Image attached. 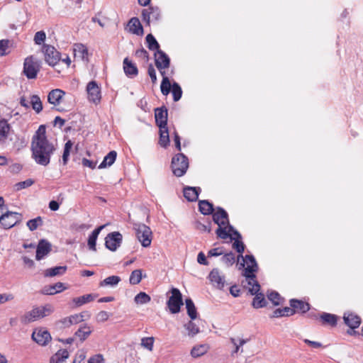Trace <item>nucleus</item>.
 Segmentation results:
<instances>
[{
    "mask_svg": "<svg viewBox=\"0 0 363 363\" xmlns=\"http://www.w3.org/2000/svg\"><path fill=\"white\" fill-rule=\"evenodd\" d=\"M57 144L50 141L46 136L45 126L40 125L31 140L32 158L36 164L46 167L50 162L52 155L56 150Z\"/></svg>",
    "mask_w": 363,
    "mask_h": 363,
    "instance_id": "1",
    "label": "nucleus"
},
{
    "mask_svg": "<svg viewBox=\"0 0 363 363\" xmlns=\"http://www.w3.org/2000/svg\"><path fill=\"white\" fill-rule=\"evenodd\" d=\"M213 220L215 223L218 225L216 230V235L221 239H227L229 234L227 233L226 228H223L228 224V215L227 212L221 207H218L216 211L213 213Z\"/></svg>",
    "mask_w": 363,
    "mask_h": 363,
    "instance_id": "2",
    "label": "nucleus"
},
{
    "mask_svg": "<svg viewBox=\"0 0 363 363\" xmlns=\"http://www.w3.org/2000/svg\"><path fill=\"white\" fill-rule=\"evenodd\" d=\"M53 311V307L50 304H47L42 307H35L31 311L26 313L21 317V322L26 324L35 321L39 318L50 315Z\"/></svg>",
    "mask_w": 363,
    "mask_h": 363,
    "instance_id": "3",
    "label": "nucleus"
},
{
    "mask_svg": "<svg viewBox=\"0 0 363 363\" xmlns=\"http://www.w3.org/2000/svg\"><path fill=\"white\" fill-rule=\"evenodd\" d=\"M243 259V263L240 264L241 267H245L242 275L248 280V285H251L252 281L256 280L255 273L258 270V265L253 255H245Z\"/></svg>",
    "mask_w": 363,
    "mask_h": 363,
    "instance_id": "4",
    "label": "nucleus"
},
{
    "mask_svg": "<svg viewBox=\"0 0 363 363\" xmlns=\"http://www.w3.org/2000/svg\"><path fill=\"white\" fill-rule=\"evenodd\" d=\"M171 168L174 175L182 177L189 168L188 157L182 153L177 154L172 159Z\"/></svg>",
    "mask_w": 363,
    "mask_h": 363,
    "instance_id": "5",
    "label": "nucleus"
},
{
    "mask_svg": "<svg viewBox=\"0 0 363 363\" xmlns=\"http://www.w3.org/2000/svg\"><path fill=\"white\" fill-rule=\"evenodd\" d=\"M133 229L142 246L144 247H149L152 239V232L150 228L143 223H137L133 224Z\"/></svg>",
    "mask_w": 363,
    "mask_h": 363,
    "instance_id": "6",
    "label": "nucleus"
},
{
    "mask_svg": "<svg viewBox=\"0 0 363 363\" xmlns=\"http://www.w3.org/2000/svg\"><path fill=\"white\" fill-rule=\"evenodd\" d=\"M41 67V62L33 55L27 57L23 63V73L29 79H35Z\"/></svg>",
    "mask_w": 363,
    "mask_h": 363,
    "instance_id": "7",
    "label": "nucleus"
},
{
    "mask_svg": "<svg viewBox=\"0 0 363 363\" xmlns=\"http://www.w3.org/2000/svg\"><path fill=\"white\" fill-rule=\"evenodd\" d=\"M171 294L172 296L169 298L167 303V306L172 313H178L180 311L181 306L183 305L182 295L177 288H172Z\"/></svg>",
    "mask_w": 363,
    "mask_h": 363,
    "instance_id": "8",
    "label": "nucleus"
},
{
    "mask_svg": "<svg viewBox=\"0 0 363 363\" xmlns=\"http://www.w3.org/2000/svg\"><path fill=\"white\" fill-rule=\"evenodd\" d=\"M45 62L52 67L60 60V53L52 45L44 44L42 48Z\"/></svg>",
    "mask_w": 363,
    "mask_h": 363,
    "instance_id": "9",
    "label": "nucleus"
},
{
    "mask_svg": "<svg viewBox=\"0 0 363 363\" xmlns=\"http://www.w3.org/2000/svg\"><path fill=\"white\" fill-rule=\"evenodd\" d=\"M21 214L16 212L6 211L0 218V224L4 229H9L21 220Z\"/></svg>",
    "mask_w": 363,
    "mask_h": 363,
    "instance_id": "10",
    "label": "nucleus"
},
{
    "mask_svg": "<svg viewBox=\"0 0 363 363\" xmlns=\"http://www.w3.org/2000/svg\"><path fill=\"white\" fill-rule=\"evenodd\" d=\"M250 286H252V287L249 289V291L252 295H255V297L252 301V306L255 308H259L265 306L267 305V301L264 294L259 293L260 285L258 281H252V284Z\"/></svg>",
    "mask_w": 363,
    "mask_h": 363,
    "instance_id": "11",
    "label": "nucleus"
},
{
    "mask_svg": "<svg viewBox=\"0 0 363 363\" xmlns=\"http://www.w3.org/2000/svg\"><path fill=\"white\" fill-rule=\"evenodd\" d=\"M123 236L119 232L108 233L105 238V246L111 251H116L122 242Z\"/></svg>",
    "mask_w": 363,
    "mask_h": 363,
    "instance_id": "12",
    "label": "nucleus"
},
{
    "mask_svg": "<svg viewBox=\"0 0 363 363\" xmlns=\"http://www.w3.org/2000/svg\"><path fill=\"white\" fill-rule=\"evenodd\" d=\"M86 92L89 101L96 104L101 101V89L95 81L89 82L86 85Z\"/></svg>",
    "mask_w": 363,
    "mask_h": 363,
    "instance_id": "13",
    "label": "nucleus"
},
{
    "mask_svg": "<svg viewBox=\"0 0 363 363\" xmlns=\"http://www.w3.org/2000/svg\"><path fill=\"white\" fill-rule=\"evenodd\" d=\"M208 278L212 285L216 289L222 290L224 288L225 283V276L218 268L213 269L209 273Z\"/></svg>",
    "mask_w": 363,
    "mask_h": 363,
    "instance_id": "14",
    "label": "nucleus"
},
{
    "mask_svg": "<svg viewBox=\"0 0 363 363\" xmlns=\"http://www.w3.org/2000/svg\"><path fill=\"white\" fill-rule=\"evenodd\" d=\"M32 339L38 345L45 346L51 340L50 333L43 328L36 329L33 332Z\"/></svg>",
    "mask_w": 363,
    "mask_h": 363,
    "instance_id": "15",
    "label": "nucleus"
},
{
    "mask_svg": "<svg viewBox=\"0 0 363 363\" xmlns=\"http://www.w3.org/2000/svg\"><path fill=\"white\" fill-rule=\"evenodd\" d=\"M155 63L157 69H167L170 65V59L164 51L158 50L155 52Z\"/></svg>",
    "mask_w": 363,
    "mask_h": 363,
    "instance_id": "16",
    "label": "nucleus"
},
{
    "mask_svg": "<svg viewBox=\"0 0 363 363\" xmlns=\"http://www.w3.org/2000/svg\"><path fill=\"white\" fill-rule=\"evenodd\" d=\"M52 250V245L49 241L45 239L40 240L36 248L35 259L40 260L48 255Z\"/></svg>",
    "mask_w": 363,
    "mask_h": 363,
    "instance_id": "17",
    "label": "nucleus"
},
{
    "mask_svg": "<svg viewBox=\"0 0 363 363\" xmlns=\"http://www.w3.org/2000/svg\"><path fill=\"white\" fill-rule=\"evenodd\" d=\"M155 118L160 128L167 127V109L164 106L155 108Z\"/></svg>",
    "mask_w": 363,
    "mask_h": 363,
    "instance_id": "18",
    "label": "nucleus"
},
{
    "mask_svg": "<svg viewBox=\"0 0 363 363\" xmlns=\"http://www.w3.org/2000/svg\"><path fill=\"white\" fill-rule=\"evenodd\" d=\"M142 16L143 20L149 24L150 20L157 21L160 19V11L157 7H150L143 11Z\"/></svg>",
    "mask_w": 363,
    "mask_h": 363,
    "instance_id": "19",
    "label": "nucleus"
},
{
    "mask_svg": "<svg viewBox=\"0 0 363 363\" xmlns=\"http://www.w3.org/2000/svg\"><path fill=\"white\" fill-rule=\"evenodd\" d=\"M65 92L60 89H55L49 92L48 95V101L54 106H57L61 103L62 97Z\"/></svg>",
    "mask_w": 363,
    "mask_h": 363,
    "instance_id": "20",
    "label": "nucleus"
},
{
    "mask_svg": "<svg viewBox=\"0 0 363 363\" xmlns=\"http://www.w3.org/2000/svg\"><path fill=\"white\" fill-rule=\"evenodd\" d=\"M128 30L130 33L135 34L137 35H143V28L139 21V19L136 17H133L130 19L128 23Z\"/></svg>",
    "mask_w": 363,
    "mask_h": 363,
    "instance_id": "21",
    "label": "nucleus"
},
{
    "mask_svg": "<svg viewBox=\"0 0 363 363\" xmlns=\"http://www.w3.org/2000/svg\"><path fill=\"white\" fill-rule=\"evenodd\" d=\"M66 288L62 282H57L52 285L44 286L41 290V294L44 295H54L57 293L63 291Z\"/></svg>",
    "mask_w": 363,
    "mask_h": 363,
    "instance_id": "22",
    "label": "nucleus"
},
{
    "mask_svg": "<svg viewBox=\"0 0 363 363\" xmlns=\"http://www.w3.org/2000/svg\"><path fill=\"white\" fill-rule=\"evenodd\" d=\"M290 308L293 309L295 313L301 312L306 313L309 311L310 305L308 303H306L301 300L297 299H291L290 300Z\"/></svg>",
    "mask_w": 363,
    "mask_h": 363,
    "instance_id": "23",
    "label": "nucleus"
},
{
    "mask_svg": "<svg viewBox=\"0 0 363 363\" xmlns=\"http://www.w3.org/2000/svg\"><path fill=\"white\" fill-rule=\"evenodd\" d=\"M123 70L128 77H134L138 75V69L136 65L125 57L123 60Z\"/></svg>",
    "mask_w": 363,
    "mask_h": 363,
    "instance_id": "24",
    "label": "nucleus"
},
{
    "mask_svg": "<svg viewBox=\"0 0 363 363\" xmlns=\"http://www.w3.org/2000/svg\"><path fill=\"white\" fill-rule=\"evenodd\" d=\"M184 196L189 201H196L198 199L199 193L201 192L200 187H191L186 186L184 188Z\"/></svg>",
    "mask_w": 363,
    "mask_h": 363,
    "instance_id": "25",
    "label": "nucleus"
},
{
    "mask_svg": "<svg viewBox=\"0 0 363 363\" xmlns=\"http://www.w3.org/2000/svg\"><path fill=\"white\" fill-rule=\"evenodd\" d=\"M343 318L345 323L352 330L357 328L361 323V318L357 315L353 313L345 314Z\"/></svg>",
    "mask_w": 363,
    "mask_h": 363,
    "instance_id": "26",
    "label": "nucleus"
},
{
    "mask_svg": "<svg viewBox=\"0 0 363 363\" xmlns=\"http://www.w3.org/2000/svg\"><path fill=\"white\" fill-rule=\"evenodd\" d=\"M67 269V266L55 267L45 269L43 272V274L45 277L60 276L63 275L66 272Z\"/></svg>",
    "mask_w": 363,
    "mask_h": 363,
    "instance_id": "27",
    "label": "nucleus"
},
{
    "mask_svg": "<svg viewBox=\"0 0 363 363\" xmlns=\"http://www.w3.org/2000/svg\"><path fill=\"white\" fill-rule=\"evenodd\" d=\"M11 126L7 121L0 120V144H4L9 136Z\"/></svg>",
    "mask_w": 363,
    "mask_h": 363,
    "instance_id": "28",
    "label": "nucleus"
},
{
    "mask_svg": "<svg viewBox=\"0 0 363 363\" xmlns=\"http://www.w3.org/2000/svg\"><path fill=\"white\" fill-rule=\"evenodd\" d=\"M117 152L115 150L109 152L104 158L103 161L99 166V169L106 168L111 166L116 161Z\"/></svg>",
    "mask_w": 363,
    "mask_h": 363,
    "instance_id": "29",
    "label": "nucleus"
},
{
    "mask_svg": "<svg viewBox=\"0 0 363 363\" xmlns=\"http://www.w3.org/2000/svg\"><path fill=\"white\" fill-rule=\"evenodd\" d=\"M105 227V225H101L99 228L93 230L88 238V246L90 250L96 251V243L99 234L101 230Z\"/></svg>",
    "mask_w": 363,
    "mask_h": 363,
    "instance_id": "30",
    "label": "nucleus"
},
{
    "mask_svg": "<svg viewBox=\"0 0 363 363\" xmlns=\"http://www.w3.org/2000/svg\"><path fill=\"white\" fill-rule=\"evenodd\" d=\"M69 357V352L67 350H60L50 358V363H62Z\"/></svg>",
    "mask_w": 363,
    "mask_h": 363,
    "instance_id": "31",
    "label": "nucleus"
},
{
    "mask_svg": "<svg viewBox=\"0 0 363 363\" xmlns=\"http://www.w3.org/2000/svg\"><path fill=\"white\" fill-rule=\"evenodd\" d=\"M96 295L86 294L82 296L76 297L72 299V302L74 303L76 307H79L85 303H89L94 300Z\"/></svg>",
    "mask_w": 363,
    "mask_h": 363,
    "instance_id": "32",
    "label": "nucleus"
},
{
    "mask_svg": "<svg viewBox=\"0 0 363 363\" xmlns=\"http://www.w3.org/2000/svg\"><path fill=\"white\" fill-rule=\"evenodd\" d=\"M199 211L203 215L212 214L214 208L213 205L207 200H201L199 202Z\"/></svg>",
    "mask_w": 363,
    "mask_h": 363,
    "instance_id": "33",
    "label": "nucleus"
},
{
    "mask_svg": "<svg viewBox=\"0 0 363 363\" xmlns=\"http://www.w3.org/2000/svg\"><path fill=\"white\" fill-rule=\"evenodd\" d=\"M91 333V330L87 324H84L81 326L74 333V335L78 337L82 342L84 341Z\"/></svg>",
    "mask_w": 363,
    "mask_h": 363,
    "instance_id": "34",
    "label": "nucleus"
},
{
    "mask_svg": "<svg viewBox=\"0 0 363 363\" xmlns=\"http://www.w3.org/2000/svg\"><path fill=\"white\" fill-rule=\"evenodd\" d=\"M159 144L163 147H167L169 144V136L168 128H160V140Z\"/></svg>",
    "mask_w": 363,
    "mask_h": 363,
    "instance_id": "35",
    "label": "nucleus"
},
{
    "mask_svg": "<svg viewBox=\"0 0 363 363\" xmlns=\"http://www.w3.org/2000/svg\"><path fill=\"white\" fill-rule=\"evenodd\" d=\"M186 308L187 314L191 320L197 318V311L193 301L189 298L185 300Z\"/></svg>",
    "mask_w": 363,
    "mask_h": 363,
    "instance_id": "36",
    "label": "nucleus"
},
{
    "mask_svg": "<svg viewBox=\"0 0 363 363\" xmlns=\"http://www.w3.org/2000/svg\"><path fill=\"white\" fill-rule=\"evenodd\" d=\"M295 313V311L293 309H291L290 307H284V308H277L276 309L271 318H279L283 316H290Z\"/></svg>",
    "mask_w": 363,
    "mask_h": 363,
    "instance_id": "37",
    "label": "nucleus"
},
{
    "mask_svg": "<svg viewBox=\"0 0 363 363\" xmlns=\"http://www.w3.org/2000/svg\"><path fill=\"white\" fill-rule=\"evenodd\" d=\"M320 318L323 324H328L331 326H335L337 325V317L335 315L328 313H323Z\"/></svg>",
    "mask_w": 363,
    "mask_h": 363,
    "instance_id": "38",
    "label": "nucleus"
},
{
    "mask_svg": "<svg viewBox=\"0 0 363 363\" xmlns=\"http://www.w3.org/2000/svg\"><path fill=\"white\" fill-rule=\"evenodd\" d=\"M30 105L36 113H39L43 110V104L38 95H32L30 96Z\"/></svg>",
    "mask_w": 363,
    "mask_h": 363,
    "instance_id": "39",
    "label": "nucleus"
},
{
    "mask_svg": "<svg viewBox=\"0 0 363 363\" xmlns=\"http://www.w3.org/2000/svg\"><path fill=\"white\" fill-rule=\"evenodd\" d=\"M121 278L118 276H110L101 281L99 284L100 286H116L118 285V284L121 281Z\"/></svg>",
    "mask_w": 363,
    "mask_h": 363,
    "instance_id": "40",
    "label": "nucleus"
},
{
    "mask_svg": "<svg viewBox=\"0 0 363 363\" xmlns=\"http://www.w3.org/2000/svg\"><path fill=\"white\" fill-rule=\"evenodd\" d=\"M74 52H75V54H74L75 56L79 57L83 60H87L88 50H87L86 48L84 45H83L82 44L76 45V47L74 48Z\"/></svg>",
    "mask_w": 363,
    "mask_h": 363,
    "instance_id": "41",
    "label": "nucleus"
},
{
    "mask_svg": "<svg viewBox=\"0 0 363 363\" xmlns=\"http://www.w3.org/2000/svg\"><path fill=\"white\" fill-rule=\"evenodd\" d=\"M142 280V270L135 269L133 270L130 276L129 281L132 285L138 284Z\"/></svg>",
    "mask_w": 363,
    "mask_h": 363,
    "instance_id": "42",
    "label": "nucleus"
},
{
    "mask_svg": "<svg viewBox=\"0 0 363 363\" xmlns=\"http://www.w3.org/2000/svg\"><path fill=\"white\" fill-rule=\"evenodd\" d=\"M146 42L147 44V48L150 50L158 51V50H160L159 43H157L155 38L152 34L147 35Z\"/></svg>",
    "mask_w": 363,
    "mask_h": 363,
    "instance_id": "43",
    "label": "nucleus"
},
{
    "mask_svg": "<svg viewBox=\"0 0 363 363\" xmlns=\"http://www.w3.org/2000/svg\"><path fill=\"white\" fill-rule=\"evenodd\" d=\"M150 301V296L145 292H140L134 298V301L140 305L146 304Z\"/></svg>",
    "mask_w": 363,
    "mask_h": 363,
    "instance_id": "44",
    "label": "nucleus"
},
{
    "mask_svg": "<svg viewBox=\"0 0 363 363\" xmlns=\"http://www.w3.org/2000/svg\"><path fill=\"white\" fill-rule=\"evenodd\" d=\"M43 223V222L42 218L40 216H38L34 219L29 220L26 225L30 231H34L39 226H41Z\"/></svg>",
    "mask_w": 363,
    "mask_h": 363,
    "instance_id": "45",
    "label": "nucleus"
},
{
    "mask_svg": "<svg viewBox=\"0 0 363 363\" xmlns=\"http://www.w3.org/2000/svg\"><path fill=\"white\" fill-rule=\"evenodd\" d=\"M207 352V347L205 345L195 346L191 351V354L194 357H199Z\"/></svg>",
    "mask_w": 363,
    "mask_h": 363,
    "instance_id": "46",
    "label": "nucleus"
},
{
    "mask_svg": "<svg viewBox=\"0 0 363 363\" xmlns=\"http://www.w3.org/2000/svg\"><path fill=\"white\" fill-rule=\"evenodd\" d=\"M172 92L173 95V99L174 101H178L182 96V90L179 84L177 82H174L172 85Z\"/></svg>",
    "mask_w": 363,
    "mask_h": 363,
    "instance_id": "47",
    "label": "nucleus"
},
{
    "mask_svg": "<svg viewBox=\"0 0 363 363\" xmlns=\"http://www.w3.org/2000/svg\"><path fill=\"white\" fill-rule=\"evenodd\" d=\"M186 330L188 331L189 336H194L199 333V327L191 320L184 325Z\"/></svg>",
    "mask_w": 363,
    "mask_h": 363,
    "instance_id": "48",
    "label": "nucleus"
},
{
    "mask_svg": "<svg viewBox=\"0 0 363 363\" xmlns=\"http://www.w3.org/2000/svg\"><path fill=\"white\" fill-rule=\"evenodd\" d=\"M171 88H172V85H171L169 78L164 77V79H162L161 86H160V89H161L162 94L164 96L168 95L170 91Z\"/></svg>",
    "mask_w": 363,
    "mask_h": 363,
    "instance_id": "49",
    "label": "nucleus"
},
{
    "mask_svg": "<svg viewBox=\"0 0 363 363\" xmlns=\"http://www.w3.org/2000/svg\"><path fill=\"white\" fill-rule=\"evenodd\" d=\"M72 145L73 144L71 140H68L65 145L63 155H62V162L65 165L67 164V163L68 162V159H69V156L70 154V150L72 147Z\"/></svg>",
    "mask_w": 363,
    "mask_h": 363,
    "instance_id": "50",
    "label": "nucleus"
},
{
    "mask_svg": "<svg viewBox=\"0 0 363 363\" xmlns=\"http://www.w3.org/2000/svg\"><path fill=\"white\" fill-rule=\"evenodd\" d=\"M222 262L227 266H232L235 262V254L232 252L225 254L222 257Z\"/></svg>",
    "mask_w": 363,
    "mask_h": 363,
    "instance_id": "51",
    "label": "nucleus"
},
{
    "mask_svg": "<svg viewBox=\"0 0 363 363\" xmlns=\"http://www.w3.org/2000/svg\"><path fill=\"white\" fill-rule=\"evenodd\" d=\"M154 337H143L141 340V346L147 349L149 351H152L153 349Z\"/></svg>",
    "mask_w": 363,
    "mask_h": 363,
    "instance_id": "52",
    "label": "nucleus"
},
{
    "mask_svg": "<svg viewBox=\"0 0 363 363\" xmlns=\"http://www.w3.org/2000/svg\"><path fill=\"white\" fill-rule=\"evenodd\" d=\"M34 184V181L31 179H28L23 182H18L15 184L16 191H20L32 186Z\"/></svg>",
    "mask_w": 363,
    "mask_h": 363,
    "instance_id": "53",
    "label": "nucleus"
},
{
    "mask_svg": "<svg viewBox=\"0 0 363 363\" xmlns=\"http://www.w3.org/2000/svg\"><path fill=\"white\" fill-rule=\"evenodd\" d=\"M233 247L239 253L238 257H243L242 253L245 250L244 243L240 240H235Z\"/></svg>",
    "mask_w": 363,
    "mask_h": 363,
    "instance_id": "54",
    "label": "nucleus"
},
{
    "mask_svg": "<svg viewBox=\"0 0 363 363\" xmlns=\"http://www.w3.org/2000/svg\"><path fill=\"white\" fill-rule=\"evenodd\" d=\"M46 38V34L43 30L38 31L34 36V42L36 45H41Z\"/></svg>",
    "mask_w": 363,
    "mask_h": 363,
    "instance_id": "55",
    "label": "nucleus"
},
{
    "mask_svg": "<svg viewBox=\"0 0 363 363\" xmlns=\"http://www.w3.org/2000/svg\"><path fill=\"white\" fill-rule=\"evenodd\" d=\"M267 297L268 299L272 301L274 305L278 306L280 304L281 296L277 292L272 291L268 294Z\"/></svg>",
    "mask_w": 363,
    "mask_h": 363,
    "instance_id": "56",
    "label": "nucleus"
},
{
    "mask_svg": "<svg viewBox=\"0 0 363 363\" xmlns=\"http://www.w3.org/2000/svg\"><path fill=\"white\" fill-rule=\"evenodd\" d=\"M9 40H0V56H4L7 54L6 50L9 48Z\"/></svg>",
    "mask_w": 363,
    "mask_h": 363,
    "instance_id": "57",
    "label": "nucleus"
},
{
    "mask_svg": "<svg viewBox=\"0 0 363 363\" xmlns=\"http://www.w3.org/2000/svg\"><path fill=\"white\" fill-rule=\"evenodd\" d=\"M104 358L102 354H97L91 357L87 363H104Z\"/></svg>",
    "mask_w": 363,
    "mask_h": 363,
    "instance_id": "58",
    "label": "nucleus"
},
{
    "mask_svg": "<svg viewBox=\"0 0 363 363\" xmlns=\"http://www.w3.org/2000/svg\"><path fill=\"white\" fill-rule=\"evenodd\" d=\"M147 73L151 79L152 82L155 84L157 82V75L155 69L152 64L149 65L148 66Z\"/></svg>",
    "mask_w": 363,
    "mask_h": 363,
    "instance_id": "59",
    "label": "nucleus"
},
{
    "mask_svg": "<svg viewBox=\"0 0 363 363\" xmlns=\"http://www.w3.org/2000/svg\"><path fill=\"white\" fill-rule=\"evenodd\" d=\"M135 55L138 57L143 58L146 61H148L149 60V53L144 48H141L136 50Z\"/></svg>",
    "mask_w": 363,
    "mask_h": 363,
    "instance_id": "60",
    "label": "nucleus"
},
{
    "mask_svg": "<svg viewBox=\"0 0 363 363\" xmlns=\"http://www.w3.org/2000/svg\"><path fill=\"white\" fill-rule=\"evenodd\" d=\"M223 254V247H216L208 252V257H217Z\"/></svg>",
    "mask_w": 363,
    "mask_h": 363,
    "instance_id": "61",
    "label": "nucleus"
},
{
    "mask_svg": "<svg viewBox=\"0 0 363 363\" xmlns=\"http://www.w3.org/2000/svg\"><path fill=\"white\" fill-rule=\"evenodd\" d=\"M82 164L83 166L84 167H88L91 169H94L96 167V162H93L91 160H89L86 158H83L82 160Z\"/></svg>",
    "mask_w": 363,
    "mask_h": 363,
    "instance_id": "62",
    "label": "nucleus"
},
{
    "mask_svg": "<svg viewBox=\"0 0 363 363\" xmlns=\"http://www.w3.org/2000/svg\"><path fill=\"white\" fill-rule=\"evenodd\" d=\"M108 317V313L106 311H102L97 314L96 318L98 321L104 322L107 320Z\"/></svg>",
    "mask_w": 363,
    "mask_h": 363,
    "instance_id": "63",
    "label": "nucleus"
},
{
    "mask_svg": "<svg viewBox=\"0 0 363 363\" xmlns=\"http://www.w3.org/2000/svg\"><path fill=\"white\" fill-rule=\"evenodd\" d=\"M197 262L201 264H203V265L208 264V262L206 260V255H204V253L203 252H200L199 253L198 257H197Z\"/></svg>",
    "mask_w": 363,
    "mask_h": 363,
    "instance_id": "64",
    "label": "nucleus"
}]
</instances>
